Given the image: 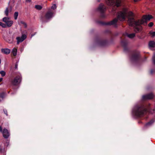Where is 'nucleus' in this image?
Segmentation results:
<instances>
[{
    "mask_svg": "<svg viewBox=\"0 0 155 155\" xmlns=\"http://www.w3.org/2000/svg\"><path fill=\"white\" fill-rule=\"evenodd\" d=\"M128 15L129 16L128 18V23L129 26L133 27L134 31L136 32L140 31L142 29L141 24L146 23L148 21L152 18L151 15H144L142 18L140 20L136 21L134 18V14L131 11L128 12V8H124L122 11L119 12L118 13L117 18H115L113 21L108 23L107 25H113L116 27V23L118 20L120 21H124L126 16Z\"/></svg>",
    "mask_w": 155,
    "mask_h": 155,
    "instance_id": "nucleus-1",
    "label": "nucleus"
},
{
    "mask_svg": "<svg viewBox=\"0 0 155 155\" xmlns=\"http://www.w3.org/2000/svg\"><path fill=\"white\" fill-rule=\"evenodd\" d=\"M148 105L141 104L135 106L132 110V114L136 117L143 116L147 113Z\"/></svg>",
    "mask_w": 155,
    "mask_h": 155,
    "instance_id": "nucleus-2",
    "label": "nucleus"
},
{
    "mask_svg": "<svg viewBox=\"0 0 155 155\" xmlns=\"http://www.w3.org/2000/svg\"><path fill=\"white\" fill-rule=\"evenodd\" d=\"M107 4L109 6L113 5L114 4L117 7H119L121 4V0H105Z\"/></svg>",
    "mask_w": 155,
    "mask_h": 155,
    "instance_id": "nucleus-3",
    "label": "nucleus"
},
{
    "mask_svg": "<svg viewBox=\"0 0 155 155\" xmlns=\"http://www.w3.org/2000/svg\"><path fill=\"white\" fill-rule=\"evenodd\" d=\"M22 36L21 37H17L16 39L17 40V43L19 44V43L22 42L26 38L27 36L25 34L27 33L26 30L22 31L21 32Z\"/></svg>",
    "mask_w": 155,
    "mask_h": 155,
    "instance_id": "nucleus-4",
    "label": "nucleus"
},
{
    "mask_svg": "<svg viewBox=\"0 0 155 155\" xmlns=\"http://www.w3.org/2000/svg\"><path fill=\"white\" fill-rule=\"evenodd\" d=\"M21 76L19 75L16 77L12 81V84L14 86H17L21 82Z\"/></svg>",
    "mask_w": 155,
    "mask_h": 155,
    "instance_id": "nucleus-5",
    "label": "nucleus"
},
{
    "mask_svg": "<svg viewBox=\"0 0 155 155\" xmlns=\"http://www.w3.org/2000/svg\"><path fill=\"white\" fill-rule=\"evenodd\" d=\"M0 132L2 134L3 137L5 138H8L10 136V133L8 131L6 128H4L2 130L1 126H0Z\"/></svg>",
    "mask_w": 155,
    "mask_h": 155,
    "instance_id": "nucleus-6",
    "label": "nucleus"
},
{
    "mask_svg": "<svg viewBox=\"0 0 155 155\" xmlns=\"http://www.w3.org/2000/svg\"><path fill=\"white\" fill-rule=\"evenodd\" d=\"M154 95L152 93H150L149 94L143 95L142 96V99L143 100L151 99L153 98Z\"/></svg>",
    "mask_w": 155,
    "mask_h": 155,
    "instance_id": "nucleus-7",
    "label": "nucleus"
},
{
    "mask_svg": "<svg viewBox=\"0 0 155 155\" xmlns=\"http://www.w3.org/2000/svg\"><path fill=\"white\" fill-rule=\"evenodd\" d=\"M106 10V6L102 4H100L97 8L98 11L102 14L104 13Z\"/></svg>",
    "mask_w": 155,
    "mask_h": 155,
    "instance_id": "nucleus-8",
    "label": "nucleus"
},
{
    "mask_svg": "<svg viewBox=\"0 0 155 155\" xmlns=\"http://www.w3.org/2000/svg\"><path fill=\"white\" fill-rule=\"evenodd\" d=\"M54 13L51 11H48L45 14V18L46 19H49L52 18L54 15Z\"/></svg>",
    "mask_w": 155,
    "mask_h": 155,
    "instance_id": "nucleus-9",
    "label": "nucleus"
},
{
    "mask_svg": "<svg viewBox=\"0 0 155 155\" xmlns=\"http://www.w3.org/2000/svg\"><path fill=\"white\" fill-rule=\"evenodd\" d=\"M2 52L5 54H8L10 53L11 50L8 48H2L1 49Z\"/></svg>",
    "mask_w": 155,
    "mask_h": 155,
    "instance_id": "nucleus-10",
    "label": "nucleus"
},
{
    "mask_svg": "<svg viewBox=\"0 0 155 155\" xmlns=\"http://www.w3.org/2000/svg\"><path fill=\"white\" fill-rule=\"evenodd\" d=\"M149 48L150 49L153 50V48L155 46V42L153 41H151L149 43Z\"/></svg>",
    "mask_w": 155,
    "mask_h": 155,
    "instance_id": "nucleus-11",
    "label": "nucleus"
},
{
    "mask_svg": "<svg viewBox=\"0 0 155 155\" xmlns=\"http://www.w3.org/2000/svg\"><path fill=\"white\" fill-rule=\"evenodd\" d=\"M6 152L5 149L4 145L2 144L0 145V153H4Z\"/></svg>",
    "mask_w": 155,
    "mask_h": 155,
    "instance_id": "nucleus-12",
    "label": "nucleus"
},
{
    "mask_svg": "<svg viewBox=\"0 0 155 155\" xmlns=\"http://www.w3.org/2000/svg\"><path fill=\"white\" fill-rule=\"evenodd\" d=\"M139 57V55L138 54H135L132 55L131 59L132 61H136L137 60Z\"/></svg>",
    "mask_w": 155,
    "mask_h": 155,
    "instance_id": "nucleus-13",
    "label": "nucleus"
},
{
    "mask_svg": "<svg viewBox=\"0 0 155 155\" xmlns=\"http://www.w3.org/2000/svg\"><path fill=\"white\" fill-rule=\"evenodd\" d=\"M128 44V41L126 40H124L121 41V45L124 47V50H125V47Z\"/></svg>",
    "mask_w": 155,
    "mask_h": 155,
    "instance_id": "nucleus-14",
    "label": "nucleus"
},
{
    "mask_svg": "<svg viewBox=\"0 0 155 155\" xmlns=\"http://www.w3.org/2000/svg\"><path fill=\"white\" fill-rule=\"evenodd\" d=\"M155 121L154 119H152L149 122L147 123L145 125V126L147 127L151 125Z\"/></svg>",
    "mask_w": 155,
    "mask_h": 155,
    "instance_id": "nucleus-15",
    "label": "nucleus"
},
{
    "mask_svg": "<svg viewBox=\"0 0 155 155\" xmlns=\"http://www.w3.org/2000/svg\"><path fill=\"white\" fill-rule=\"evenodd\" d=\"M13 22L12 21L10 20L6 23V25L8 27H10L12 26L13 24Z\"/></svg>",
    "mask_w": 155,
    "mask_h": 155,
    "instance_id": "nucleus-16",
    "label": "nucleus"
},
{
    "mask_svg": "<svg viewBox=\"0 0 155 155\" xmlns=\"http://www.w3.org/2000/svg\"><path fill=\"white\" fill-rule=\"evenodd\" d=\"M17 50L16 48H14L13 49L12 52L14 56H15L17 55Z\"/></svg>",
    "mask_w": 155,
    "mask_h": 155,
    "instance_id": "nucleus-17",
    "label": "nucleus"
},
{
    "mask_svg": "<svg viewBox=\"0 0 155 155\" xmlns=\"http://www.w3.org/2000/svg\"><path fill=\"white\" fill-rule=\"evenodd\" d=\"M127 36L130 38H133L135 36V34L134 33H132L131 34H127Z\"/></svg>",
    "mask_w": 155,
    "mask_h": 155,
    "instance_id": "nucleus-18",
    "label": "nucleus"
},
{
    "mask_svg": "<svg viewBox=\"0 0 155 155\" xmlns=\"http://www.w3.org/2000/svg\"><path fill=\"white\" fill-rule=\"evenodd\" d=\"M9 21H10V20L8 18L4 17L3 18V21L5 23H7Z\"/></svg>",
    "mask_w": 155,
    "mask_h": 155,
    "instance_id": "nucleus-19",
    "label": "nucleus"
},
{
    "mask_svg": "<svg viewBox=\"0 0 155 155\" xmlns=\"http://www.w3.org/2000/svg\"><path fill=\"white\" fill-rule=\"evenodd\" d=\"M5 94L4 93H2L0 94V101H1L4 97Z\"/></svg>",
    "mask_w": 155,
    "mask_h": 155,
    "instance_id": "nucleus-20",
    "label": "nucleus"
},
{
    "mask_svg": "<svg viewBox=\"0 0 155 155\" xmlns=\"http://www.w3.org/2000/svg\"><path fill=\"white\" fill-rule=\"evenodd\" d=\"M18 12H15L14 14V19L16 20L18 16Z\"/></svg>",
    "mask_w": 155,
    "mask_h": 155,
    "instance_id": "nucleus-21",
    "label": "nucleus"
},
{
    "mask_svg": "<svg viewBox=\"0 0 155 155\" xmlns=\"http://www.w3.org/2000/svg\"><path fill=\"white\" fill-rule=\"evenodd\" d=\"M35 7L36 9L38 10H40L42 8V7L41 5H36Z\"/></svg>",
    "mask_w": 155,
    "mask_h": 155,
    "instance_id": "nucleus-22",
    "label": "nucleus"
},
{
    "mask_svg": "<svg viewBox=\"0 0 155 155\" xmlns=\"http://www.w3.org/2000/svg\"><path fill=\"white\" fill-rule=\"evenodd\" d=\"M149 34L152 37H153L155 36V31H150L149 32Z\"/></svg>",
    "mask_w": 155,
    "mask_h": 155,
    "instance_id": "nucleus-23",
    "label": "nucleus"
},
{
    "mask_svg": "<svg viewBox=\"0 0 155 155\" xmlns=\"http://www.w3.org/2000/svg\"><path fill=\"white\" fill-rule=\"evenodd\" d=\"M0 74H1L2 76V77L5 76V72L3 71H0Z\"/></svg>",
    "mask_w": 155,
    "mask_h": 155,
    "instance_id": "nucleus-24",
    "label": "nucleus"
},
{
    "mask_svg": "<svg viewBox=\"0 0 155 155\" xmlns=\"http://www.w3.org/2000/svg\"><path fill=\"white\" fill-rule=\"evenodd\" d=\"M5 14L6 15L8 16V8H7L6 9V10L5 12Z\"/></svg>",
    "mask_w": 155,
    "mask_h": 155,
    "instance_id": "nucleus-25",
    "label": "nucleus"
},
{
    "mask_svg": "<svg viewBox=\"0 0 155 155\" xmlns=\"http://www.w3.org/2000/svg\"><path fill=\"white\" fill-rule=\"evenodd\" d=\"M153 64H155V53L153 57Z\"/></svg>",
    "mask_w": 155,
    "mask_h": 155,
    "instance_id": "nucleus-26",
    "label": "nucleus"
},
{
    "mask_svg": "<svg viewBox=\"0 0 155 155\" xmlns=\"http://www.w3.org/2000/svg\"><path fill=\"white\" fill-rule=\"evenodd\" d=\"M57 7L56 5L55 4L53 5L52 6H51V8L53 9H56Z\"/></svg>",
    "mask_w": 155,
    "mask_h": 155,
    "instance_id": "nucleus-27",
    "label": "nucleus"
},
{
    "mask_svg": "<svg viewBox=\"0 0 155 155\" xmlns=\"http://www.w3.org/2000/svg\"><path fill=\"white\" fill-rule=\"evenodd\" d=\"M153 23L152 22H151L148 24V25L150 27H151L153 26Z\"/></svg>",
    "mask_w": 155,
    "mask_h": 155,
    "instance_id": "nucleus-28",
    "label": "nucleus"
},
{
    "mask_svg": "<svg viewBox=\"0 0 155 155\" xmlns=\"http://www.w3.org/2000/svg\"><path fill=\"white\" fill-rule=\"evenodd\" d=\"M1 26H2L3 28H5L6 27V25L4 24H3L2 23Z\"/></svg>",
    "mask_w": 155,
    "mask_h": 155,
    "instance_id": "nucleus-29",
    "label": "nucleus"
},
{
    "mask_svg": "<svg viewBox=\"0 0 155 155\" xmlns=\"http://www.w3.org/2000/svg\"><path fill=\"white\" fill-rule=\"evenodd\" d=\"M18 62H17L15 65V68L16 69H17L18 68Z\"/></svg>",
    "mask_w": 155,
    "mask_h": 155,
    "instance_id": "nucleus-30",
    "label": "nucleus"
},
{
    "mask_svg": "<svg viewBox=\"0 0 155 155\" xmlns=\"http://www.w3.org/2000/svg\"><path fill=\"white\" fill-rule=\"evenodd\" d=\"M4 111L5 114L6 115V116H8L7 111V110H4Z\"/></svg>",
    "mask_w": 155,
    "mask_h": 155,
    "instance_id": "nucleus-31",
    "label": "nucleus"
},
{
    "mask_svg": "<svg viewBox=\"0 0 155 155\" xmlns=\"http://www.w3.org/2000/svg\"><path fill=\"white\" fill-rule=\"evenodd\" d=\"M140 1V0H134V1L135 2H137Z\"/></svg>",
    "mask_w": 155,
    "mask_h": 155,
    "instance_id": "nucleus-32",
    "label": "nucleus"
},
{
    "mask_svg": "<svg viewBox=\"0 0 155 155\" xmlns=\"http://www.w3.org/2000/svg\"><path fill=\"white\" fill-rule=\"evenodd\" d=\"M21 24H23V25H24V24H25V22H24V21H21Z\"/></svg>",
    "mask_w": 155,
    "mask_h": 155,
    "instance_id": "nucleus-33",
    "label": "nucleus"
},
{
    "mask_svg": "<svg viewBox=\"0 0 155 155\" xmlns=\"http://www.w3.org/2000/svg\"><path fill=\"white\" fill-rule=\"evenodd\" d=\"M24 25V27L25 28H26L27 27V24H26L25 23V24Z\"/></svg>",
    "mask_w": 155,
    "mask_h": 155,
    "instance_id": "nucleus-34",
    "label": "nucleus"
},
{
    "mask_svg": "<svg viewBox=\"0 0 155 155\" xmlns=\"http://www.w3.org/2000/svg\"><path fill=\"white\" fill-rule=\"evenodd\" d=\"M31 0H26V2H31Z\"/></svg>",
    "mask_w": 155,
    "mask_h": 155,
    "instance_id": "nucleus-35",
    "label": "nucleus"
},
{
    "mask_svg": "<svg viewBox=\"0 0 155 155\" xmlns=\"http://www.w3.org/2000/svg\"><path fill=\"white\" fill-rule=\"evenodd\" d=\"M3 80V78H0V82H1Z\"/></svg>",
    "mask_w": 155,
    "mask_h": 155,
    "instance_id": "nucleus-36",
    "label": "nucleus"
},
{
    "mask_svg": "<svg viewBox=\"0 0 155 155\" xmlns=\"http://www.w3.org/2000/svg\"><path fill=\"white\" fill-rule=\"evenodd\" d=\"M101 16L102 17H105V16L104 15V14H102V15H101Z\"/></svg>",
    "mask_w": 155,
    "mask_h": 155,
    "instance_id": "nucleus-37",
    "label": "nucleus"
},
{
    "mask_svg": "<svg viewBox=\"0 0 155 155\" xmlns=\"http://www.w3.org/2000/svg\"><path fill=\"white\" fill-rule=\"evenodd\" d=\"M2 22H0V26H1L2 24Z\"/></svg>",
    "mask_w": 155,
    "mask_h": 155,
    "instance_id": "nucleus-38",
    "label": "nucleus"
},
{
    "mask_svg": "<svg viewBox=\"0 0 155 155\" xmlns=\"http://www.w3.org/2000/svg\"><path fill=\"white\" fill-rule=\"evenodd\" d=\"M151 74H152L153 73V71L152 70L151 71Z\"/></svg>",
    "mask_w": 155,
    "mask_h": 155,
    "instance_id": "nucleus-39",
    "label": "nucleus"
},
{
    "mask_svg": "<svg viewBox=\"0 0 155 155\" xmlns=\"http://www.w3.org/2000/svg\"><path fill=\"white\" fill-rule=\"evenodd\" d=\"M150 104H148V106H150Z\"/></svg>",
    "mask_w": 155,
    "mask_h": 155,
    "instance_id": "nucleus-40",
    "label": "nucleus"
},
{
    "mask_svg": "<svg viewBox=\"0 0 155 155\" xmlns=\"http://www.w3.org/2000/svg\"><path fill=\"white\" fill-rule=\"evenodd\" d=\"M33 36V35H31V36H32H32Z\"/></svg>",
    "mask_w": 155,
    "mask_h": 155,
    "instance_id": "nucleus-41",
    "label": "nucleus"
}]
</instances>
